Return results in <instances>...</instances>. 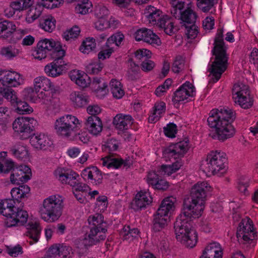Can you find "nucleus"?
<instances>
[{"label": "nucleus", "mask_w": 258, "mask_h": 258, "mask_svg": "<svg viewBox=\"0 0 258 258\" xmlns=\"http://www.w3.org/2000/svg\"><path fill=\"white\" fill-rule=\"evenodd\" d=\"M165 103L163 101L156 102L148 118L149 122H156L159 120L161 115L165 112Z\"/></svg>", "instance_id": "nucleus-32"}, {"label": "nucleus", "mask_w": 258, "mask_h": 258, "mask_svg": "<svg viewBox=\"0 0 258 258\" xmlns=\"http://www.w3.org/2000/svg\"><path fill=\"white\" fill-rule=\"evenodd\" d=\"M16 28L14 22L0 19V36L5 39L10 38L12 43H17L25 34L24 30Z\"/></svg>", "instance_id": "nucleus-15"}, {"label": "nucleus", "mask_w": 258, "mask_h": 258, "mask_svg": "<svg viewBox=\"0 0 258 258\" xmlns=\"http://www.w3.org/2000/svg\"><path fill=\"white\" fill-rule=\"evenodd\" d=\"M63 198L59 195H51L45 199L40 209L41 218L49 223L57 220L62 214Z\"/></svg>", "instance_id": "nucleus-7"}, {"label": "nucleus", "mask_w": 258, "mask_h": 258, "mask_svg": "<svg viewBox=\"0 0 258 258\" xmlns=\"http://www.w3.org/2000/svg\"><path fill=\"white\" fill-rule=\"evenodd\" d=\"M152 202V198L148 191L141 190L136 195L131 203V208L135 211H138L146 208Z\"/></svg>", "instance_id": "nucleus-25"}, {"label": "nucleus", "mask_w": 258, "mask_h": 258, "mask_svg": "<svg viewBox=\"0 0 258 258\" xmlns=\"http://www.w3.org/2000/svg\"><path fill=\"white\" fill-rule=\"evenodd\" d=\"M227 162L225 153L212 151L207 155L206 160L202 163L201 169L206 173L221 176L227 170Z\"/></svg>", "instance_id": "nucleus-8"}, {"label": "nucleus", "mask_w": 258, "mask_h": 258, "mask_svg": "<svg viewBox=\"0 0 258 258\" xmlns=\"http://www.w3.org/2000/svg\"><path fill=\"white\" fill-rule=\"evenodd\" d=\"M94 13L98 19L108 18L109 15L108 9L101 4H99L95 7Z\"/></svg>", "instance_id": "nucleus-57"}, {"label": "nucleus", "mask_w": 258, "mask_h": 258, "mask_svg": "<svg viewBox=\"0 0 258 258\" xmlns=\"http://www.w3.org/2000/svg\"><path fill=\"white\" fill-rule=\"evenodd\" d=\"M100 164L108 168L119 169L121 168L128 169L133 165V159L130 157L123 159L115 154L108 155L101 159Z\"/></svg>", "instance_id": "nucleus-17"}, {"label": "nucleus", "mask_w": 258, "mask_h": 258, "mask_svg": "<svg viewBox=\"0 0 258 258\" xmlns=\"http://www.w3.org/2000/svg\"><path fill=\"white\" fill-rule=\"evenodd\" d=\"M190 25V26L185 25L186 28L185 34L188 39H194L197 36L199 33L198 27L195 23Z\"/></svg>", "instance_id": "nucleus-59"}, {"label": "nucleus", "mask_w": 258, "mask_h": 258, "mask_svg": "<svg viewBox=\"0 0 258 258\" xmlns=\"http://www.w3.org/2000/svg\"><path fill=\"white\" fill-rule=\"evenodd\" d=\"M23 83L24 80L22 76L16 72L6 70L0 72V83L3 85V87L7 86L16 87Z\"/></svg>", "instance_id": "nucleus-20"}, {"label": "nucleus", "mask_w": 258, "mask_h": 258, "mask_svg": "<svg viewBox=\"0 0 258 258\" xmlns=\"http://www.w3.org/2000/svg\"><path fill=\"white\" fill-rule=\"evenodd\" d=\"M151 54V52L147 49H143L137 50L135 52V58L143 61L144 60L148 59Z\"/></svg>", "instance_id": "nucleus-63"}, {"label": "nucleus", "mask_w": 258, "mask_h": 258, "mask_svg": "<svg viewBox=\"0 0 258 258\" xmlns=\"http://www.w3.org/2000/svg\"><path fill=\"white\" fill-rule=\"evenodd\" d=\"M88 222L90 226L88 236L96 242L104 240L106 238V223L102 215L96 213L88 217Z\"/></svg>", "instance_id": "nucleus-12"}, {"label": "nucleus", "mask_w": 258, "mask_h": 258, "mask_svg": "<svg viewBox=\"0 0 258 258\" xmlns=\"http://www.w3.org/2000/svg\"><path fill=\"white\" fill-rule=\"evenodd\" d=\"M31 169L26 165H21L16 167L12 171L10 180L14 184H19L20 182H25L30 179Z\"/></svg>", "instance_id": "nucleus-23"}, {"label": "nucleus", "mask_w": 258, "mask_h": 258, "mask_svg": "<svg viewBox=\"0 0 258 258\" xmlns=\"http://www.w3.org/2000/svg\"><path fill=\"white\" fill-rule=\"evenodd\" d=\"M232 96L234 102L242 108L248 109L253 105L248 86L242 83L238 82L233 85Z\"/></svg>", "instance_id": "nucleus-13"}, {"label": "nucleus", "mask_w": 258, "mask_h": 258, "mask_svg": "<svg viewBox=\"0 0 258 258\" xmlns=\"http://www.w3.org/2000/svg\"><path fill=\"white\" fill-rule=\"evenodd\" d=\"M189 149L188 140H183L175 144L170 145L163 151V156L165 158L177 159L174 162L171 167L174 172L179 170L183 165L181 159Z\"/></svg>", "instance_id": "nucleus-9"}, {"label": "nucleus", "mask_w": 258, "mask_h": 258, "mask_svg": "<svg viewBox=\"0 0 258 258\" xmlns=\"http://www.w3.org/2000/svg\"><path fill=\"white\" fill-rule=\"evenodd\" d=\"M85 125L88 132L94 136L98 135L102 131V121L97 116H89Z\"/></svg>", "instance_id": "nucleus-28"}, {"label": "nucleus", "mask_w": 258, "mask_h": 258, "mask_svg": "<svg viewBox=\"0 0 258 258\" xmlns=\"http://www.w3.org/2000/svg\"><path fill=\"white\" fill-rule=\"evenodd\" d=\"M71 101L75 108H81L89 102L88 97L83 92L75 91L70 94Z\"/></svg>", "instance_id": "nucleus-31"}, {"label": "nucleus", "mask_w": 258, "mask_h": 258, "mask_svg": "<svg viewBox=\"0 0 258 258\" xmlns=\"http://www.w3.org/2000/svg\"><path fill=\"white\" fill-rule=\"evenodd\" d=\"M134 119L129 114L119 113L114 117L113 124L118 131V134L125 133L133 124Z\"/></svg>", "instance_id": "nucleus-24"}, {"label": "nucleus", "mask_w": 258, "mask_h": 258, "mask_svg": "<svg viewBox=\"0 0 258 258\" xmlns=\"http://www.w3.org/2000/svg\"><path fill=\"white\" fill-rule=\"evenodd\" d=\"M165 135L169 138H173L177 133V126L173 123H169L163 128Z\"/></svg>", "instance_id": "nucleus-60"}, {"label": "nucleus", "mask_w": 258, "mask_h": 258, "mask_svg": "<svg viewBox=\"0 0 258 258\" xmlns=\"http://www.w3.org/2000/svg\"><path fill=\"white\" fill-rule=\"evenodd\" d=\"M80 33V28L79 27L75 26L64 32L62 36L66 40L72 41L77 38Z\"/></svg>", "instance_id": "nucleus-50"}, {"label": "nucleus", "mask_w": 258, "mask_h": 258, "mask_svg": "<svg viewBox=\"0 0 258 258\" xmlns=\"http://www.w3.org/2000/svg\"><path fill=\"white\" fill-rule=\"evenodd\" d=\"M114 46H112L110 44L107 45L106 42L105 48H103L98 54V59L104 60L107 58H109L114 52Z\"/></svg>", "instance_id": "nucleus-54"}, {"label": "nucleus", "mask_w": 258, "mask_h": 258, "mask_svg": "<svg viewBox=\"0 0 258 258\" xmlns=\"http://www.w3.org/2000/svg\"><path fill=\"white\" fill-rule=\"evenodd\" d=\"M110 87L113 96L116 99H120L124 94L121 83L116 79H112L110 82Z\"/></svg>", "instance_id": "nucleus-42"}, {"label": "nucleus", "mask_w": 258, "mask_h": 258, "mask_svg": "<svg viewBox=\"0 0 258 258\" xmlns=\"http://www.w3.org/2000/svg\"><path fill=\"white\" fill-rule=\"evenodd\" d=\"M124 36L121 32H117L111 35L107 40V44L114 46V48L118 47L124 39Z\"/></svg>", "instance_id": "nucleus-51"}, {"label": "nucleus", "mask_w": 258, "mask_h": 258, "mask_svg": "<svg viewBox=\"0 0 258 258\" xmlns=\"http://www.w3.org/2000/svg\"><path fill=\"white\" fill-rule=\"evenodd\" d=\"M93 246L92 243H77L75 250L79 254H86L92 250Z\"/></svg>", "instance_id": "nucleus-55"}, {"label": "nucleus", "mask_w": 258, "mask_h": 258, "mask_svg": "<svg viewBox=\"0 0 258 258\" xmlns=\"http://www.w3.org/2000/svg\"><path fill=\"white\" fill-rule=\"evenodd\" d=\"M103 68V64L100 60H93L86 67V71L90 75H97L102 71Z\"/></svg>", "instance_id": "nucleus-45"}, {"label": "nucleus", "mask_w": 258, "mask_h": 258, "mask_svg": "<svg viewBox=\"0 0 258 258\" xmlns=\"http://www.w3.org/2000/svg\"><path fill=\"white\" fill-rule=\"evenodd\" d=\"M7 251L8 253L13 257H16L23 253L22 247L19 244L15 246H7Z\"/></svg>", "instance_id": "nucleus-62"}, {"label": "nucleus", "mask_w": 258, "mask_h": 258, "mask_svg": "<svg viewBox=\"0 0 258 258\" xmlns=\"http://www.w3.org/2000/svg\"><path fill=\"white\" fill-rule=\"evenodd\" d=\"M37 125V121L33 118L19 117L13 123V128L15 132L19 134H30Z\"/></svg>", "instance_id": "nucleus-19"}, {"label": "nucleus", "mask_w": 258, "mask_h": 258, "mask_svg": "<svg viewBox=\"0 0 258 258\" xmlns=\"http://www.w3.org/2000/svg\"><path fill=\"white\" fill-rule=\"evenodd\" d=\"M55 178L62 184H68L76 190L87 191L89 186L85 183L79 182L77 178L79 174L73 170L63 168H57L54 172Z\"/></svg>", "instance_id": "nucleus-11"}, {"label": "nucleus", "mask_w": 258, "mask_h": 258, "mask_svg": "<svg viewBox=\"0 0 258 258\" xmlns=\"http://www.w3.org/2000/svg\"><path fill=\"white\" fill-rule=\"evenodd\" d=\"M92 3L89 0H82L80 1L75 8L77 13L85 15L91 11Z\"/></svg>", "instance_id": "nucleus-47"}, {"label": "nucleus", "mask_w": 258, "mask_h": 258, "mask_svg": "<svg viewBox=\"0 0 258 258\" xmlns=\"http://www.w3.org/2000/svg\"><path fill=\"white\" fill-rule=\"evenodd\" d=\"M147 13L149 14L147 16V18L149 23L153 25H158V23L162 18L163 16L162 12L156 8L149 6L146 9Z\"/></svg>", "instance_id": "nucleus-38"}, {"label": "nucleus", "mask_w": 258, "mask_h": 258, "mask_svg": "<svg viewBox=\"0 0 258 258\" xmlns=\"http://www.w3.org/2000/svg\"><path fill=\"white\" fill-rule=\"evenodd\" d=\"M236 236L238 240L253 241L257 239V232L255 231L252 220L248 217L243 219L237 228Z\"/></svg>", "instance_id": "nucleus-16"}, {"label": "nucleus", "mask_w": 258, "mask_h": 258, "mask_svg": "<svg viewBox=\"0 0 258 258\" xmlns=\"http://www.w3.org/2000/svg\"><path fill=\"white\" fill-rule=\"evenodd\" d=\"M37 102H41L43 104H48L51 100L52 96L50 95L49 91L38 92L37 95Z\"/></svg>", "instance_id": "nucleus-61"}, {"label": "nucleus", "mask_w": 258, "mask_h": 258, "mask_svg": "<svg viewBox=\"0 0 258 258\" xmlns=\"http://www.w3.org/2000/svg\"><path fill=\"white\" fill-rule=\"evenodd\" d=\"M9 152L15 158L21 160L28 158V151L26 147L20 143H17L10 148Z\"/></svg>", "instance_id": "nucleus-36"}, {"label": "nucleus", "mask_w": 258, "mask_h": 258, "mask_svg": "<svg viewBox=\"0 0 258 258\" xmlns=\"http://www.w3.org/2000/svg\"><path fill=\"white\" fill-rule=\"evenodd\" d=\"M134 36L137 41H143L151 45L158 46L161 43L159 37L152 30L146 28L138 29Z\"/></svg>", "instance_id": "nucleus-21"}, {"label": "nucleus", "mask_w": 258, "mask_h": 258, "mask_svg": "<svg viewBox=\"0 0 258 258\" xmlns=\"http://www.w3.org/2000/svg\"><path fill=\"white\" fill-rule=\"evenodd\" d=\"M101 80L99 78H94L91 83L92 88H94L98 96H104L107 93V84L103 83L100 85Z\"/></svg>", "instance_id": "nucleus-46"}, {"label": "nucleus", "mask_w": 258, "mask_h": 258, "mask_svg": "<svg viewBox=\"0 0 258 258\" xmlns=\"http://www.w3.org/2000/svg\"><path fill=\"white\" fill-rule=\"evenodd\" d=\"M23 95L25 98L28 100L31 101L34 103L37 102V93L39 92L36 91L34 88H27L24 90Z\"/></svg>", "instance_id": "nucleus-56"}, {"label": "nucleus", "mask_w": 258, "mask_h": 258, "mask_svg": "<svg viewBox=\"0 0 258 258\" xmlns=\"http://www.w3.org/2000/svg\"><path fill=\"white\" fill-rule=\"evenodd\" d=\"M81 176L85 180H89L96 184L102 182L103 177L101 171L96 166H90L82 171Z\"/></svg>", "instance_id": "nucleus-26"}, {"label": "nucleus", "mask_w": 258, "mask_h": 258, "mask_svg": "<svg viewBox=\"0 0 258 258\" xmlns=\"http://www.w3.org/2000/svg\"><path fill=\"white\" fill-rule=\"evenodd\" d=\"M56 20L50 15H42L39 19V27L46 32H51L55 29Z\"/></svg>", "instance_id": "nucleus-35"}, {"label": "nucleus", "mask_w": 258, "mask_h": 258, "mask_svg": "<svg viewBox=\"0 0 258 258\" xmlns=\"http://www.w3.org/2000/svg\"><path fill=\"white\" fill-rule=\"evenodd\" d=\"M46 255L50 258H60L57 244H53L50 247L46 252Z\"/></svg>", "instance_id": "nucleus-64"}, {"label": "nucleus", "mask_w": 258, "mask_h": 258, "mask_svg": "<svg viewBox=\"0 0 258 258\" xmlns=\"http://www.w3.org/2000/svg\"><path fill=\"white\" fill-rule=\"evenodd\" d=\"M139 231L137 228L131 229L129 226H124L122 228L120 235L123 240L131 241L139 240Z\"/></svg>", "instance_id": "nucleus-37"}, {"label": "nucleus", "mask_w": 258, "mask_h": 258, "mask_svg": "<svg viewBox=\"0 0 258 258\" xmlns=\"http://www.w3.org/2000/svg\"><path fill=\"white\" fill-rule=\"evenodd\" d=\"M219 243H210L200 258H222V250Z\"/></svg>", "instance_id": "nucleus-30"}, {"label": "nucleus", "mask_w": 258, "mask_h": 258, "mask_svg": "<svg viewBox=\"0 0 258 258\" xmlns=\"http://www.w3.org/2000/svg\"><path fill=\"white\" fill-rule=\"evenodd\" d=\"M43 8L38 5L35 7H31L27 12L26 21L28 23H32L36 19L40 18L43 15Z\"/></svg>", "instance_id": "nucleus-39"}, {"label": "nucleus", "mask_w": 258, "mask_h": 258, "mask_svg": "<svg viewBox=\"0 0 258 258\" xmlns=\"http://www.w3.org/2000/svg\"><path fill=\"white\" fill-rule=\"evenodd\" d=\"M82 121L76 116L65 114L56 119L54 127L56 134L60 137L72 140L80 141L84 144L89 141L87 132L80 131Z\"/></svg>", "instance_id": "nucleus-3"}, {"label": "nucleus", "mask_w": 258, "mask_h": 258, "mask_svg": "<svg viewBox=\"0 0 258 258\" xmlns=\"http://www.w3.org/2000/svg\"><path fill=\"white\" fill-rule=\"evenodd\" d=\"M87 77L86 74L81 75L79 71H74L70 75L71 80L74 81L76 84L82 88L87 86L88 83L85 79Z\"/></svg>", "instance_id": "nucleus-49"}, {"label": "nucleus", "mask_w": 258, "mask_h": 258, "mask_svg": "<svg viewBox=\"0 0 258 258\" xmlns=\"http://www.w3.org/2000/svg\"><path fill=\"white\" fill-rule=\"evenodd\" d=\"M158 27L163 29L164 32L169 35L174 33V24L172 20L168 16L164 15L158 23Z\"/></svg>", "instance_id": "nucleus-40"}, {"label": "nucleus", "mask_w": 258, "mask_h": 258, "mask_svg": "<svg viewBox=\"0 0 258 258\" xmlns=\"http://www.w3.org/2000/svg\"><path fill=\"white\" fill-rule=\"evenodd\" d=\"M184 67V60L181 56H177L172 64V70L175 73L182 71Z\"/></svg>", "instance_id": "nucleus-58"}, {"label": "nucleus", "mask_w": 258, "mask_h": 258, "mask_svg": "<svg viewBox=\"0 0 258 258\" xmlns=\"http://www.w3.org/2000/svg\"><path fill=\"white\" fill-rule=\"evenodd\" d=\"M191 210L185 209L183 207L182 213L177 217L174 223L175 234L178 241L187 242L198 241V234L192 227V218H197L201 215H196Z\"/></svg>", "instance_id": "nucleus-4"}, {"label": "nucleus", "mask_w": 258, "mask_h": 258, "mask_svg": "<svg viewBox=\"0 0 258 258\" xmlns=\"http://www.w3.org/2000/svg\"><path fill=\"white\" fill-rule=\"evenodd\" d=\"M197 18L198 15L194 10V6L191 3H189L186 5V8L177 19L180 20L184 23V25H186L196 23Z\"/></svg>", "instance_id": "nucleus-27"}, {"label": "nucleus", "mask_w": 258, "mask_h": 258, "mask_svg": "<svg viewBox=\"0 0 258 258\" xmlns=\"http://www.w3.org/2000/svg\"><path fill=\"white\" fill-rule=\"evenodd\" d=\"M213 45L212 50L213 57L211 58V64H209L208 71L212 75L213 81L217 82L226 71L229 58L227 53V48L224 41L223 29H218Z\"/></svg>", "instance_id": "nucleus-2"}, {"label": "nucleus", "mask_w": 258, "mask_h": 258, "mask_svg": "<svg viewBox=\"0 0 258 258\" xmlns=\"http://www.w3.org/2000/svg\"><path fill=\"white\" fill-rule=\"evenodd\" d=\"M19 53V50L12 46L4 47L0 50V54L7 59H12Z\"/></svg>", "instance_id": "nucleus-52"}, {"label": "nucleus", "mask_w": 258, "mask_h": 258, "mask_svg": "<svg viewBox=\"0 0 258 258\" xmlns=\"http://www.w3.org/2000/svg\"><path fill=\"white\" fill-rule=\"evenodd\" d=\"M196 95V88L189 81H186L181 85L174 93L172 102L174 105L181 102L187 101L190 97Z\"/></svg>", "instance_id": "nucleus-18"}, {"label": "nucleus", "mask_w": 258, "mask_h": 258, "mask_svg": "<svg viewBox=\"0 0 258 258\" xmlns=\"http://www.w3.org/2000/svg\"><path fill=\"white\" fill-rule=\"evenodd\" d=\"M37 47L44 50L48 53L50 52L51 56L54 52H56L60 50H63L60 42H56L53 39H44L40 40L37 43Z\"/></svg>", "instance_id": "nucleus-29"}, {"label": "nucleus", "mask_w": 258, "mask_h": 258, "mask_svg": "<svg viewBox=\"0 0 258 258\" xmlns=\"http://www.w3.org/2000/svg\"><path fill=\"white\" fill-rule=\"evenodd\" d=\"M28 230L26 233L27 236L29 237L34 242H37L40 233L39 225L37 223L30 222L28 224Z\"/></svg>", "instance_id": "nucleus-43"}, {"label": "nucleus", "mask_w": 258, "mask_h": 258, "mask_svg": "<svg viewBox=\"0 0 258 258\" xmlns=\"http://www.w3.org/2000/svg\"><path fill=\"white\" fill-rule=\"evenodd\" d=\"M34 89L39 92L42 88L44 91L48 92L51 91L52 92L53 85L50 80L44 76H39L36 78L34 80Z\"/></svg>", "instance_id": "nucleus-34"}, {"label": "nucleus", "mask_w": 258, "mask_h": 258, "mask_svg": "<svg viewBox=\"0 0 258 258\" xmlns=\"http://www.w3.org/2000/svg\"><path fill=\"white\" fill-rule=\"evenodd\" d=\"M13 105L16 107V112L20 114H29L33 110L27 103L19 99Z\"/></svg>", "instance_id": "nucleus-48"}, {"label": "nucleus", "mask_w": 258, "mask_h": 258, "mask_svg": "<svg viewBox=\"0 0 258 258\" xmlns=\"http://www.w3.org/2000/svg\"><path fill=\"white\" fill-rule=\"evenodd\" d=\"M30 187L27 185H20L18 187L13 188L11 191L12 199L20 205L22 203L21 200L26 196L30 192Z\"/></svg>", "instance_id": "nucleus-33"}, {"label": "nucleus", "mask_w": 258, "mask_h": 258, "mask_svg": "<svg viewBox=\"0 0 258 258\" xmlns=\"http://www.w3.org/2000/svg\"><path fill=\"white\" fill-rule=\"evenodd\" d=\"M175 199L173 197L165 198L161 202L156 213L154 215V228L159 231L167 225V217L174 209Z\"/></svg>", "instance_id": "nucleus-10"}, {"label": "nucleus", "mask_w": 258, "mask_h": 258, "mask_svg": "<svg viewBox=\"0 0 258 258\" xmlns=\"http://www.w3.org/2000/svg\"><path fill=\"white\" fill-rule=\"evenodd\" d=\"M197 6L204 13L208 12L214 6L216 0H197Z\"/></svg>", "instance_id": "nucleus-53"}, {"label": "nucleus", "mask_w": 258, "mask_h": 258, "mask_svg": "<svg viewBox=\"0 0 258 258\" xmlns=\"http://www.w3.org/2000/svg\"><path fill=\"white\" fill-rule=\"evenodd\" d=\"M212 187L206 181L198 182L191 188L190 196L184 199L183 207L191 210L196 215H202L204 209V203L208 192Z\"/></svg>", "instance_id": "nucleus-6"}, {"label": "nucleus", "mask_w": 258, "mask_h": 258, "mask_svg": "<svg viewBox=\"0 0 258 258\" xmlns=\"http://www.w3.org/2000/svg\"><path fill=\"white\" fill-rule=\"evenodd\" d=\"M64 50H60L51 54L53 61L47 64L44 68L45 73L49 77L59 76L66 71L67 63L63 60L65 55Z\"/></svg>", "instance_id": "nucleus-14"}, {"label": "nucleus", "mask_w": 258, "mask_h": 258, "mask_svg": "<svg viewBox=\"0 0 258 258\" xmlns=\"http://www.w3.org/2000/svg\"><path fill=\"white\" fill-rule=\"evenodd\" d=\"M30 143L34 148L37 150H50L53 146L51 139L44 134H36L31 136Z\"/></svg>", "instance_id": "nucleus-22"}, {"label": "nucleus", "mask_w": 258, "mask_h": 258, "mask_svg": "<svg viewBox=\"0 0 258 258\" xmlns=\"http://www.w3.org/2000/svg\"><path fill=\"white\" fill-rule=\"evenodd\" d=\"M96 46L95 40L93 38H87L81 45L79 50L84 54H89L94 51Z\"/></svg>", "instance_id": "nucleus-44"}, {"label": "nucleus", "mask_w": 258, "mask_h": 258, "mask_svg": "<svg viewBox=\"0 0 258 258\" xmlns=\"http://www.w3.org/2000/svg\"><path fill=\"white\" fill-rule=\"evenodd\" d=\"M170 3L171 5V13L177 19L186 8V5L182 0H170Z\"/></svg>", "instance_id": "nucleus-41"}, {"label": "nucleus", "mask_w": 258, "mask_h": 258, "mask_svg": "<svg viewBox=\"0 0 258 258\" xmlns=\"http://www.w3.org/2000/svg\"><path fill=\"white\" fill-rule=\"evenodd\" d=\"M209 115L208 125L215 128V136L218 140L224 142L234 136L235 128L232 122L236 118L235 111L229 108L214 109Z\"/></svg>", "instance_id": "nucleus-1"}, {"label": "nucleus", "mask_w": 258, "mask_h": 258, "mask_svg": "<svg viewBox=\"0 0 258 258\" xmlns=\"http://www.w3.org/2000/svg\"><path fill=\"white\" fill-rule=\"evenodd\" d=\"M23 203L20 205L11 199L2 200L0 202V213L6 217L8 227L14 226L19 223L23 225L28 218L26 211L22 209Z\"/></svg>", "instance_id": "nucleus-5"}]
</instances>
